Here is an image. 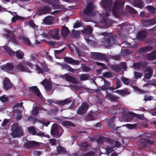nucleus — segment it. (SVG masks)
<instances>
[{
  "instance_id": "f257e3e1",
  "label": "nucleus",
  "mask_w": 156,
  "mask_h": 156,
  "mask_svg": "<svg viewBox=\"0 0 156 156\" xmlns=\"http://www.w3.org/2000/svg\"><path fill=\"white\" fill-rule=\"evenodd\" d=\"M156 138V131H151L146 135V136L142 138L139 141V148L143 149L153 144V140Z\"/></svg>"
},
{
  "instance_id": "f03ea898",
  "label": "nucleus",
  "mask_w": 156,
  "mask_h": 156,
  "mask_svg": "<svg viewBox=\"0 0 156 156\" xmlns=\"http://www.w3.org/2000/svg\"><path fill=\"white\" fill-rule=\"evenodd\" d=\"M104 35H106L102 41L103 46L107 48H109L113 44H118V41L119 38L115 34H108L106 32L103 33Z\"/></svg>"
},
{
  "instance_id": "7ed1b4c3",
  "label": "nucleus",
  "mask_w": 156,
  "mask_h": 156,
  "mask_svg": "<svg viewBox=\"0 0 156 156\" xmlns=\"http://www.w3.org/2000/svg\"><path fill=\"white\" fill-rule=\"evenodd\" d=\"M125 2L123 0H115L114 2L112 8L113 15L116 18H118L124 10Z\"/></svg>"
},
{
  "instance_id": "20e7f679",
  "label": "nucleus",
  "mask_w": 156,
  "mask_h": 156,
  "mask_svg": "<svg viewBox=\"0 0 156 156\" xmlns=\"http://www.w3.org/2000/svg\"><path fill=\"white\" fill-rule=\"evenodd\" d=\"M95 8V6L93 3L90 2L87 4L83 11L80 12V15L84 20H87V17L93 15Z\"/></svg>"
},
{
  "instance_id": "39448f33",
  "label": "nucleus",
  "mask_w": 156,
  "mask_h": 156,
  "mask_svg": "<svg viewBox=\"0 0 156 156\" xmlns=\"http://www.w3.org/2000/svg\"><path fill=\"white\" fill-rule=\"evenodd\" d=\"M11 129L12 131L11 135L13 137H20L23 135V130L21 126H19L18 123H14L11 126Z\"/></svg>"
},
{
  "instance_id": "423d86ee",
  "label": "nucleus",
  "mask_w": 156,
  "mask_h": 156,
  "mask_svg": "<svg viewBox=\"0 0 156 156\" xmlns=\"http://www.w3.org/2000/svg\"><path fill=\"white\" fill-rule=\"evenodd\" d=\"M63 131L62 128L56 123L52 126L51 132V134L56 138H59L62 134Z\"/></svg>"
},
{
  "instance_id": "0eeeda50",
  "label": "nucleus",
  "mask_w": 156,
  "mask_h": 156,
  "mask_svg": "<svg viewBox=\"0 0 156 156\" xmlns=\"http://www.w3.org/2000/svg\"><path fill=\"white\" fill-rule=\"evenodd\" d=\"M24 147L27 148H30L39 147H44V144L35 141H28L24 144Z\"/></svg>"
},
{
  "instance_id": "6e6552de",
  "label": "nucleus",
  "mask_w": 156,
  "mask_h": 156,
  "mask_svg": "<svg viewBox=\"0 0 156 156\" xmlns=\"http://www.w3.org/2000/svg\"><path fill=\"white\" fill-rule=\"evenodd\" d=\"M88 108V104L86 102H83L78 109L77 113L79 115H83L87 112Z\"/></svg>"
},
{
  "instance_id": "1a4fd4ad",
  "label": "nucleus",
  "mask_w": 156,
  "mask_h": 156,
  "mask_svg": "<svg viewBox=\"0 0 156 156\" xmlns=\"http://www.w3.org/2000/svg\"><path fill=\"white\" fill-rule=\"evenodd\" d=\"M112 0H102L101 2L103 7L108 11H111Z\"/></svg>"
},
{
  "instance_id": "9d476101",
  "label": "nucleus",
  "mask_w": 156,
  "mask_h": 156,
  "mask_svg": "<svg viewBox=\"0 0 156 156\" xmlns=\"http://www.w3.org/2000/svg\"><path fill=\"white\" fill-rule=\"evenodd\" d=\"M141 22L143 26L147 27L152 26L156 23V17L149 20H142Z\"/></svg>"
},
{
  "instance_id": "9b49d317",
  "label": "nucleus",
  "mask_w": 156,
  "mask_h": 156,
  "mask_svg": "<svg viewBox=\"0 0 156 156\" xmlns=\"http://www.w3.org/2000/svg\"><path fill=\"white\" fill-rule=\"evenodd\" d=\"M50 11L51 9L50 8L46 6H41L40 9L38 10L37 14L40 15L49 13L50 12Z\"/></svg>"
},
{
  "instance_id": "f8f14e48",
  "label": "nucleus",
  "mask_w": 156,
  "mask_h": 156,
  "mask_svg": "<svg viewBox=\"0 0 156 156\" xmlns=\"http://www.w3.org/2000/svg\"><path fill=\"white\" fill-rule=\"evenodd\" d=\"M59 31L58 28L53 29L50 31L49 34L50 36L53 39L58 40L59 39L58 35Z\"/></svg>"
},
{
  "instance_id": "ddd939ff",
  "label": "nucleus",
  "mask_w": 156,
  "mask_h": 156,
  "mask_svg": "<svg viewBox=\"0 0 156 156\" xmlns=\"http://www.w3.org/2000/svg\"><path fill=\"white\" fill-rule=\"evenodd\" d=\"M14 68V65L12 63H7L6 64L2 66L1 69L3 70L9 72L12 70Z\"/></svg>"
},
{
  "instance_id": "4468645a",
  "label": "nucleus",
  "mask_w": 156,
  "mask_h": 156,
  "mask_svg": "<svg viewBox=\"0 0 156 156\" xmlns=\"http://www.w3.org/2000/svg\"><path fill=\"white\" fill-rule=\"evenodd\" d=\"M72 102V100L69 98H66L62 100H55V103L60 106H64L69 104L71 103Z\"/></svg>"
},
{
  "instance_id": "2eb2a0df",
  "label": "nucleus",
  "mask_w": 156,
  "mask_h": 156,
  "mask_svg": "<svg viewBox=\"0 0 156 156\" xmlns=\"http://www.w3.org/2000/svg\"><path fill=\"white\" fill-rule=\"evenodd\" d=\"M92 55L96 59L98 60H106L107 57L104 54L100 52H94Z\"/></svg>"
},
{
  "instance_id": "dca6fc26",
  "label": "nucleus",
  "mask_w": 156,
  "mask_h": 156,
  "mask_svg": "<svg viewBox=\"0 0 156 156\" xmlns=\"http://www.w3.org/2000/svg\"><path fill=\"white\" fill-rule=\"evenodd\" d=\"M106 97L112 101L115 102H119L120 101H119L120 98L119 97L112 95L110 93H108L107 91Z\"/></svg>"
},
{
  "instance_id": "f3484780",
  "label": "nucleus",
  "mask_w": 156,
  "mask_h": 156,
  "mask_svg": "<svg viewBox=\"0 0 156 156\" xmlns=\"http://www.w3.org/2000/svg\"><path fill=\"white\" fill-rule=\"evenodd\" d=\"M147 35V32L145 30H143L138 33L137 34L136 37L138 40H142L146 38Z\"/></svg>"
},
{
  "instance_id": "a211bd4d",
  "label": "nucleus",
  "mask_w": 156,
  "mask_h": 156,
  "mask_svg": "<svg viewBox=\"0 0 156 156\" xmlns=\"http://www.w3.org/2000/svg\"><path fill=\"white\" fill-rule=\"evenodd\" d=\"M41 83L44 87L45 89L47 91H49L52 87V85L48 80L45 79L41 82Z\"/></svg>"
},
{
  "instance_id": "6ab92c4d",
  "label": "nucleus",
  "mask_w": 156,
  "mask_h": 156,
  "mask_svg": "<svg viewBox=\"0 0 156 156\" xmlns=\"http://www.w3.org/2000/svg\"><path fill=\"white\" fill-rule=\"evenodd\" d=\"M153 49V47L151 46H147L145 47H141L138 50V52L139 53H144L146 52H149Z\"/></svg>"
},
{
  "instance_id": "aec40b11",
  "label": "nucleus",
  "mask_w": 156,
  "mask_h": 156,
  "mask_svg": "<svg viewBox=\"0 0 156 156\" xmlns=\"http://www.w3.org/2000/svg\"><path fill=\"white\" fill-rule=\"evenodd\" d=\"M56 151L58 154L60 155H66L67 153L66 148L60 145L57 147Z\"/></svg>"
},
{
  "instance_id": "412c9836",
  "label": "nucleus",
  "mask_w": 156,
  "mask_h": 156,
  "mask_svg": "<svg viewBox=\"0 0 156 156\" xmlns=\"http://www.w3.org/2000/svg\"><path fill=\"white\" fill-rule=\"evenodd\" d=\"M133 4L134 6L139 8L144 7L145 5L143 0H133Z\"/></svg>"
},
{
  "instance_id": "4be33fe9",
  "label": "nucleus",
  "mask_w": 156,
  "mask_h": 156,
  "mask_svg": "<svg viewBox=\"0 0 156 156\" xmlns=\"http://www.w3.org/2000/svg\"><path fill=\"white\" fill-rule=\"evenodd\" d=\"M69 32L70 31L67 27L65 25L62 26L61 34L64 38L65 39L66 38Z\"/></svg>"
},
{
  "instance_id": "5701e85b",
  "label": "nucleus",
  "mask_w": 156,
  "mask_h": 156,
  "mask_svg": "<svg viewBox=\"0 0 156 156\" xmlns=\"http://www.w3.org/2000/svg\"><path fill=\"white\" fill-rule=\"evenodd\" d=\"M64 60L68 63L70 64H74L76 65H79L80 63L79 61L75 60L71 57H65L64 58Z\"/></svg>"
},
{
  "instance_id": "b1692460",
  "label": "nucleus",
  "mask_w": 156,
  "mask_h": 156,
  "mask_svg": "<svg viewBox=\"0 0 156 156\" xmlns=\"http://www.w3.org/2000/svg\"><path fill=\"white\" fill-rule=\"evenodd\" d=\"M20 39L26 45L32 47H33V45L31 44L28 38L24 36H21L20 37Z\"/></svg>"
},
{
  "instance_id": "393cba45",
  "label": "nucleus",
  "mask_w": 156,
  "mask_h": 156,
  "mask_svg": "<svg viewBox=\"0 0 156 156\" xmlns=\"http://www.w3.org/2000/svg\"><path fill=\"white\" fill-rule=\"evenodd\" d=\"M29 89L30 91L36 94L38 97H40L42 96L39 89L37 86L31 87Z\"/></svg>"
},
{
  "instance_id": "a878e982",
  "label": "nucleus",
  "mask_w": 156,
  "mask_h": 156,
  "mask_svg": "<svg viewBox=\"0 0 156 156\" xmlns=\"http://www.w3.org/2000/svg\"><path fill=\"white\" fill-rule=\"evenodd\" d=\"M64 76L67 81L70 82L75 84L77 83L78 82L77 80L73 77L66 74L64 75Z\"/></svg>"
},
{
  "instance_id": "bb28decb",
  "label": "nucleus",
  "mask_w": 156,
  "mask_h": 156,
  "mask_svg": "<svg viewBox=\"0 0 156 156\" xmlns=\"http://www.w3.org/2000/svg\"><path fill=\"white\" fill-rule=\"evenodd\" d=\"M3 48L10 57H13L15 55V51L12 50L9 47L6 45L4 46Z\"/></svg>"
},
{
  "instance_id": "cd10ccee",
  "label": "nucleus",
  "mask_w": 156,
  "mask_h": 156,
  "mask_svg": "<svg viewBox=\"0 0 156 156\" xmlns=\"http://www.w3.org/2000/svg\"><path fill=\"white\" fill-rule=\"evenodd\" d=\"M3 48L10 57H13L15 55V51L12 50L9 47L6 45L4 46Z\"/></svg>"
},
{
  "instance_id": "c85d7f7f",
  "label": "nucleus",
  "mask_w": 156,
  "mask_h": 156,
  "mask_svg": "<svg viewBox=\"0 0 156 156\" xmlns=\"http://www.w3.org/2000/svg\"><path fill=\"white\" fill-rule=\"evenodd\" d=\"M80 146L81 150L85 151L88 150V147L90 146V145L87 142H84L81 143Z\"/></svg>"
},
{
  "instance_id": "c756f323",
  "label": "nucleus",
  "mask_w": 156,
  "mask_h": 156,
  "mask_svg": "<svg viewBox=\"0 0 156 156\" xmlns=\"http://www.w3.org/2000/svg\"><path fill=\"white\" fill-rule=\"evenodd\" d=\"M16 16H14L11 19V21L12 23H15L17 21H22L25 19V18L21 17L17 15L16 12H14Z\"/></svg>"
},
{
  "instance_id": "7c9ffc66",
  "label": "nucleus",
  "mask_w": 156,
  "mask_h": 156,
  "mask_svg": "<svg viewBox=\"0 0 156 156\" xmlns=\"http://www.w3.org/2000/svg\"><path fill=\"white\" fill-rule=\"evenodd\" d=\"M3 87L6 90H8L11 87L12 84L9 80L5 79L4 80L3 82Z\"/></svg>"
},
{
  "instance_id": "2f4dec72",
  "label": "nucleus",
  "mask_w": 156,
  "mask_h": 156,
  "mask_svg": "<svg viewBox=\"0 0 156 156\" xmlns=\"http://www.w3.org/2000/svg\"><path fill=\"white\" fill-rule=\"evenodd\" d=\"M115 118L114 117L111 118L108 121V125L110 129H115V126L114 122Z\"/></svg>"
},
{
  "instance_id": "473e14b6",
  "label": "nucleus",
  "mask_w": 156,
  "mask_h": 156,
  "mask_svg": "<svg viewBox=\"0 0 156 156\" xmlns=\"http://www.w3.org/2000/svg\"><path fill=\"white\" fill-rule=\"evenodd\" d=\"M148 60H152L156 58V49L151 53H149L147 55Z\"/></svg>"
},
{
  "instance_id": "72a5a7b5",
  "label": "nucleus",
  "mask_w": 156,
  "mask_h": 156,
  "mask_svg": "<svg viewBox=\"0 0 156 156\" xmlns=\"http://www.w3.org/2000/svg\"><path fill=\"white\" fill-rule=\"evenodd\" d=\"M60 3L58 1H53L52 3V5L54 9H62L63 6L60 5Z\"/></svg>"
},
{
  "instance_id": "f704fd0d",
  "label": "nucleus",
  "mask_w": 156,
  "mask_h": 156,
  "mask_svg": "<svg viewBox=\"0 0 156 156\" xmlns=\"http://www.w3.org/2000/svg\"><path fill=\"white\" fill-rule=\"evenodd\" d=\"M53 22V18L51 16H47L45 17L43 20L44 23L48 24H51Z\"/></svg>"
},
{
  "instance_id": "c9c22d12",
  "label": "nucleus",
  "mask_w": 156,
  "mask_h": 156,
  "mask_svg": "<svg viewBox=\"0 0 156 156\" xmlns=\"http://www.w3.org/2000/svg\"><path fill=\"white\" fill-rule=\"evenodd\" d=\"M93 29L90 26H88L85 28L82 31V33L85 34H90L92 33Z\"/></svg>"
},
{
  "instance_id": "e433bc0d",
  "label": "nucleus",
  "mask_w": 156,
  "mask_h": 156,
  "mask_svg": "<svg viewBox=\"0 0 156 156\" xmlns=\"http://www.w3.org/2000/svg\"><path fill=\"white\" fill-rule=\"evenodd\" d=\"M130 94V93L129 91V89L127 88H125L120 90L119 95L122 96H124Z\"/></svg>"
},
{
  "instance_id": "4c0bfd02",
  "label": "nucleus",
  "mask_w": 156,
  "mask_h": 156,
  "mask_svg": "<svg viewBox=\"0 0 156 156\" xmlns=\"http://www.w3.org/2000/svg\"><path fill=\"white\" fill-rule=\"evenodd\" d=\"M15 55L16 57L19 59H22L23 58L24 53L23 51L20 50H19L15 51Z\"/></svg>"
},
{
  "instance_id": "58836bf2",
  "label": "nucleus",
  "mask_w": 156,
  "mask_h": 156,
  "mask_svg": "<svg viewBox=\"0 0 156 156\" xmlns=\"http://www.w3.org/2000/svg\"><path fill=\"white\" fill-rule=\"evenodd\" d=\"M146 8L151 14L153 15L156 14V8L152 6L149 5L146 7Z\"/></svg>"
},
{
  "instance_id": "ea45409f",
  "label": "nucleus",
  "mask_w": 156,
  "mask_h": 156,
  "mask_svg": "<svg viewBox=\"0 0 156 156\" xmlns=\"http://www.w3.org/2000/svg\"><path fill=\"white\" fill-rule=\"evenodd\" d=\"M104 17L102 16V22L105 23L107 24L109 22V19L107 17L109 16V14L108 12H105L104 14Z\"/></svg>"
},
{
  "instance_id": "a19ab883",
  "label": "nucleus",
  "mask_w": 156,
  "mask_h": 156,
  "mask_svg": "<svg viewBox=\"0 0 156 156\" xmlns=\"http://www.w3.org/2000/svg\"><path fill=\"white\" fill-rule=\"evenodd\" d=\"M62 66L63 69L67 70L70 72L74 73L76 70V69L72 68L70 66L66 64L62 65Z\"/></svg>"
},
{
  "instance_id": "79ce46f5",
  "label": "nucleus",
  "mask_w": 156,
  "mask_h": 156,
  "mask_svg": "<svg viewBox=\"0 0 156 156\" xmlns=\"http://www.w3.org/2000/svg\"><path fill=\"white\" fill-rule=\"evenodd\" d=\"M135 114L133 112H130L129 114L126 116V120L127 121L132 122L133 119L135 115H134Z\"/></svg>"
},
{
  "instance_id": "37998d69",
  "label": "nucleus",
  "mask_w": 156,
  "mask_h": 156,
  "mask_svg": "<svg viewBox=\"0 0 156 156\" xmlns=\"http://www.w3.org/2000/svg\"><path fill=\"white\" fill-rule=\"evenodd\" d=\"M102 75L104 77L108 78L113 77L114 73L110 71H108L103 73Z\"/></svg>"
},
{
  "instance_id": "c03bdc74",
  "label": "nucleus",
  "mask_w": 156,
  "mask_h": 156,
  "mask_svg": "<svg viewBox=\"0 0 156 156\" xmlns=\"http://www.w3.org/2000/svg\"><path fill=\"white\" fill-rule=\"evenodd\" d=\"M127 22H125L119 25L118 26V27H119V30L121 31H122L123 30L126 31V30H127Z\"/></svg>"
},
{
  "instance_id": "a18cd8bd",
  "label": "nucleus",
  "mask_w": 156,
  "mask_h": 156,
  "mask_svg": "<svg viewBox=\"0 0 156 156\" xmlns=\"http://www.w3.org/2000/svg\"><path fill=\"white\" fill-rule=\"evenodd\" d=\"M126 9L132 14H136L137 13V12L134 8L129 5L126 6Z\"/></svg>"
},
{
  "instance_id": "49530a36",
  "label": "nucleus",
  "mask_w": 156,
  "mask_h": 156,
  "mask_svg": "<svg viewBox=\"0 0 156 156\" xmlns=\"http://www.w3.org/2000/svg\"><path fill=\"white\" fill-rule=\"evenodd\" d=\"M72 36L73 38L78 39L80 37V33L74 30H72Z\"/></svg>"
},
{
  "instance_id": "de8ad7c7",
  "label": "nucleus",
  "mask_w": 156,
  "mask_h": 156,
  "mask_svg": "<svg viewBox=\"0 0 156 156\" xmlns=\"http://www.w3.org/2000/svg\"><path fill=\"white\" fill-rule=\"evenodd\" d=\"M117 108L116 106L113 107L111 109H109L108 111V113L111 114H114L117 113Z\"/></svg>"
},
{
  "instance_id": "09e8293b",
  "label": "nucleus",
  "mask_w": 156,
  "mask_h": 156,
  "mask_svg": "<svg viewBox=\"0 0 156 156\" xmlns=\"http://www.w3.org/2000/svg\"><path fill=\"white\" fill-rule=\"evenodd\" d=\"M81 67L83 72H88L90 70V67L86 66L85 64L83 63L81 64Z\"/></svg>"
},
{
  "instance_id": "8fccbe9b",
  "label": "nucleus",
  "mask_w": 156,
  "mask_h": 156,
  "mask_svg": "<svg viewBox=\"0 0 156 156\" xmlns=\"http://www.w3.org/2000/svg\"><path fill=\"white\" fill-rule=\"evenodd\" d=\"M62 125L64 126H71L75 127V125L72 122L69 121H63Z\"/></svg>"
},
{
  "instance_id": "3c124183",
  "label": "nucleus",
  "mask_w": 156,
  "mask_h": 156,
  "mask_svg": "<svg viewBox=\"0 0 156 156\" xmlns=\"http://www.w3.org/2000/svg\"><path fill=\"white\" fill-rule=\"evenodd\" d=\"M127 28L126 31L127 32H133L134 30L133 26L131 25L128 22L127 23Z\"/></svg>"
},
{
  "instance_id": "603ef678",
  "label": "nucleus",
  "mask_w": 156,
  "mask_h": 156,
  "mask_svg": "<svg viewBox=\"0 0 156 156\" xmlns=\"http://www.w3.org/2000/svg\"><path fill=\"white\" fill-rule=\"evenodd\" d=\"M28 131L30 133H32L33 135H35L37 134V131L34 127L31 126L29 127L28 129Z\"/></svg>"
},
{
  "instance_id": "864d4df0",
  "label": "nucleus",
  "mask_w": 156,
  "mask_h": 156,
  "mask_svg": "<svg viewBox=\"0 0 156 156\" xmlns=\"http://www.w3.org/2000/svg\"><path fill=\"white\" fill-rule=\"evenodd\" d=\"M40 66L44 70L45 72H47L49 71V69L45 62H42L40 63Z\"/></svg>"
},
{
  "instance_id": "5fc2aeb1",
  "label": "nucleus",
  "mask_w": 156,
  "mask_h": 156,
  "mask_svg": "<svg viewBox=\"0 0 156 156\" xmlns=\"http://www.w3.org/2000/svg\"><path fill=\"white\" fill-rule=\"evenodd\" d=\"M121 80L123 83L126 85H128L130 83V81L128 78L123 76L122 77Z\"/></svg>"
},
{
  "instance_id": "6e6d98bb",
  "label": "nucleus",
  "mask_w": 156,
  "mask_h": 156,
  "mask_svg": "<svg viewBox=\"0 0 156 156\" xmlns=\"http://www.w3.org/2000/svg\"><path fill=\"white\" fill-rule=\"evenodd\" d=\"M35 67L38 73L43 74L44 72H45L44 70L42 68H41L38 65H35Z\"/></svg>"
},
{
  "instance_id": "4d7b16f0",
  "label": "nucleus",
  "mask_w": 156,
  "mask_h": 156,
  "mask_svg": "<svg viewBox=\"0 0 156 156\" xmlns=\"http://www.w3.org/2000/svg\"><path fill=\"white\" fill-rule=\"evenodd\" d=\"M16 68L17 70L21 72H24L25 71V68L23 65H22V63H20L18 64L16 67Z\"/></svg>"
},
{
  "instance_id": "13d9d810",
  "label": "nucleus",
  "mask_w": 156,
  "mask_h": 156,
  "mask_svg": "<svg viewBox=\"0 0 156 156\" xmlns=\"http://www.w3.org/2000/svg\"><path fill=\"white\" fill-rule=\"evenodd\" d=\"M89 76L87 74H81L80 77V79L81 81H84L88 79Z\"/></svg>"
},
{
  "instance_id": "bf43d9fd",
  "label": "nucleus",
  "mask_w": 156,
  "mask_h": 156,
  "mask_svg": "<svg viewBox=\"0 0 156 156\" xmlns=\"http://www.w3.org/2000/svg\"><path fill=\"white\" fill-rule=\"evenodd\" d=\"M112 68L116 72L120 71L121 70L120 67L116 65H112Z\"/></svg>"
},
{
  "instance_id": "052dcab7",
  "label": "nucleus",
  "mask_w": 156,
  "mask_h": 156,
  "mask_svg": "<svg viewBox=\"0 0 156 156\" xmlns=\"http://www.w3.org/2000/svg\"><path fill=\"white\" fill-rule=\"evenodd\" d=\"M137 123H135L133 124H127L126 126L128 129H135L137 126Z\"/></svg>"
},
{
  "instance_id": "680f3d73",
  "label": "nucleus",
  "mask_w": 156,
  "mask_h": 156,
  "mask_svg": "<svg viewBox=\"0 0 156 156\" xmlns=\"http://www.w3.org/2000/svg\"><path fill=\"white\" fill-rule=\"evenodd\" d=\"M111 83L110 82H109V83H105L101 87V90H105L106 91V92H107V90L108 88L110 86Z\"/></svg>"
},
{
  "instance_id": "e2e57ef3",
  "label": "nucleus",
  "mask_w": 156,
  "mask_h": 156,
  "mask_svg": "<svg viewBox=\"0 0 156 156\" xmlns=\"http://www.w3.org/2000/svg\"><path fill=\"white\" fill-rule=\"evenodd\" d=\"M121 109L122 110V114L125 115L126 116L129 113L128 111V109L125 107H121Z\"/></svg>"
},
{
  "instance_id": "0e129e2a",
  "label": "nucleus",
  "mask_w": 156,
  "mask_h": 156,
  "mask_svg": "<svg viewBox=\"0 0 156 156\" xmlns=\"http://www.w3.org/2000/svg\"><path fill=\"white\" fill-rule=\"evenodd\" d=\"M106 140V138L104 137H100L96 140L98 143L103 144Z\"/></svg>"
},
{
  "instance_id": "69168bd1",
  "label": "nucleus",
  "mask_w": 156,
  "mask_h": 156,
  "mask_svg": "<svg viewBox=\"0 0 156 156\" xmlns=\"http://www.w3.org/2000/svg\"><path fill=\"white\" fill-rule=\"evenodd\" d=\"M9 41L13 43H14L18 44V41L16 39V37L13 34L11 36V37L9 38Z\"/></svg>"
},
{
  "instance_id": "338daca9",
  "label": "nucleus",
  "mask_w": 156,
  "mask_h": 156,
  "mask_svg": "<svg viewBox=\"0 0 156 156\" xmlns=\"http://www.w3.org/2000/svg\"><path fill=\"white\" fill-rule=\"evenodd\" d=\"M133 52L132 50L129 49H126L123 51V54L124 55H128Z\"/></svg>"
},
{
  "instance_id": "774afa93",
  "label": "nucleus",
  "mask_w": 156,
  "mask_h": 156,
  "mask_svg": "<svg viewBox=\"0 0 156 156\" xmlns=\"http://www.w3.org/2000/svg\"><path fill=\"white\" fill-rule=\"evenodd\" d=\"M38 113V110L36 108H34L32 110V115L34 117H37Z\"/></svg>"
}]
</instances>
